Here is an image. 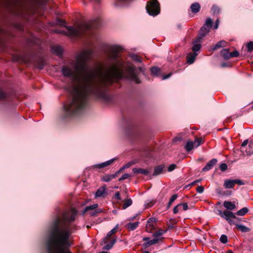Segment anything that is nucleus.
<instances>
[{"label": "nucleus", "mask_w": 253, "mask_h": 253, "mask_svg": "<svg viewBox=\"0 0 253 253\" xmlns=\"http://www.w3.org/2000/svg\"><path fill=\"white\" fill-rule=\"evenodd\" d=\"M116 242V239H112V241H111V242L109 244H106L103 248V249L104 250H110L113 247V246H114V245L115 244Z\"/></svg>", "instance_id": "c85d7f7f"}, {"label": "nucleus", "mask_w": 253, "mask_h": 253, "mask_svg": "<svg viewBox=\"0 0 253 253\" xmlns=\"http://www.w3.org/2000/svg\"><path fill=\"white\" fill-rule=\"evenodd\" d=\"M211 10L214 14L218 13L219 12V8L217 6H213L211 8Z\"/></svg>", "instance_id": "37998d69"}, {"label": "nucleus", "mask_w": 253, "mask_h": 253, "mask_svg": "<svg viewBox=\"0 0 253 253\" xmlns=\"http://www.w3.org/2000/svg\"><path fill=\"white\" fill-rule=\"evenodd\" d=\"M194 147H195L194 142L189 141L187 142L185 148L187 152H189L192 150Z\"/></svg>", "instance_id": "bb28decb"}, {"label": "nucleus", "mask_w": 253, "mask_h": 253, "mask_svg": "<svg viewBox=\"0 0 253 253\" xmlns=\"http://www.w3.org/2000/svg\"><path fill=\"white\" fill-rule=\"evenodd\" d=\"M235 182L234 179L225 180L223 184L224 187L227 189L233 188Z\"/></svg>", "instance_id": "f3484780"}, {"label": "nucleus", "mask_w": 253, "mask_h": 253, "mask_svg": "<svg viewBox=\"0 0 253 253\" xmlns=\"http://www.w3.org/2000/svg\"><path fill=\"white\" fill-rule=\"evenodd\" d=\"M130 175L127 173L123 174L119 179V181H122L129 177Z\"/></svg>", "instance_id": "a18cd8bd"}, {"label": "nucleus", "mask_w": 253, "mask_h": 253, "mask_svg": "<svg viewBox=\"0 0 253 253\" xmlns=\"http://www.w3.org/2000/svg\"><path fill=\"white\" fill-rule=\"evenodd\" d=\"M177 198V195L176 194H174L171 197L168 205V208L170 207L171 204Z\"/></svg>", "instance_id": "f704fd0d"}, {"label": "nucleus", "mask_w": 253, "mask_h": 253, "mask_svg": "<svg viewBox=\"0 0 253 253\" xmlns=\"http://www.w3.org/2000/svg\"><path fill=\"white\" fill-rule=\"evenodd\" d=\"M139 222L136 221L133 223H129L126 225V227L128 230L133 231L138 226Z\"/></svg>", "instance_id": "4be33fe9"}, {"label": "nucleus", "mask_w": 253, "mask_h": 253, "mask_svg": "<svg viewBox=\"0 0 253 253\" xmlns=\"http://www.w3.org/2000/svg\"><path fill=\"white\" fill-rule=\"evenodd\" d=\"M170 75H171V74H169L168 75H166L163 77V80L167 79L169 78L170 76Z\"/></svg>", "instance_id": "4d7b16f0"}, {"label": "nucleus", "mask_w": 253, "mask_h": 253, "mask_svg": "<svg viewBox=\"0 0 253 253\" xmlns=\"http://www.w3.org/2000/svg\"><path fill=\"white\" fill-rule=\"evenodd\" d=\"M227 45V42L224 41H220L215 44L212 48V50H214L222 47H225Z\"/></svg>", "instance_id": "5701e85b"}, {"label": "nucleus", "mask_w": 253, "mask_h": 253, "mask_svg": "<svg viewBox=\"0 0 253 253\" xmlns=\"http://www.w3.org/2000/svg\"><path fill=\"white\" fill-rule=\"evenodd\" d=\"M220 241L223 244L226 243L228 242L227 236L225 235H222L220 238Z\"/></svg>", "instance_id": "e433bc0d"}, {"label": "nucleus", "mask_w": 253, "mask_h": 253, "mask_svg": "<svg viewBox=\"0 0 253 253\" xmlns=\"http://www.w3.org/2000/svg\"><path fill=\"white\" fill-rule=\"evenodd\" d=\"M181 140V139L180 138H178V137H175L173 139V141L174 142H176L178 141H180Z\"/></svg>", "instance_id": "bf43d9fd"}, {"label": "nucleus", "mask_w": 253, "mask_h": 253, "mask_svg": "<svg viewBox=\"0 0 253 253\" xmlns=\"http://www.w3.org/2000/svg\"><path fill=\"white\" fill-rule=\"evenodd\" d=\"M132 171L134 173H141L145 175H148L150 172L149 170L141 168H133Z\"/></svg>", "instance_id": "2eb2a0df"}, {"label": "nucleus", "mask_w": 253, "mask_h": 253, "mask_svg": "<svg viewBox=\"0 0 253 253\" xmlns=\"http://www.w3.org/2000/svg\"><path fill=\"white\" fill-rule=\"evenodd\" d=\"M97 204H93L92 205L87 206L85 207V208L84 210L83 213H84L89 211H91L90 212V214L91 215H96V212L94 210H95L97 208Z\"/></svg>", "instance_id": "9d476101"}, {"label": "nucleus", "mask_w": 253, "mask_h": 253, "mask_svg": "<svg viewBox=\"0 0 253 253\" xmlns=\"http://www.w3.org/2000/svg\"><path fill=\"white\" fill-rule=\"evenodd\" d=\"M116 160V159H112L104 163H101L98 165H97V167L99 169H102L104 167H106L114 162Z\"/></svg>", "instance_id": "aec40b11"}, {"label": "nucleus", "mask_w": 253, "mask_h": 253, "mask_svg": "<svg viewBox=\"0 0 253 253\" xmlns=\"http://www.w3.org/2000/svg\"><path fill=\"white\" fill-rule=\"evenodd\" d=\"M197 192L199 193H202L204 192V188L202 186H199L196 189Z\"/></svg>", "instance_id": "de8ad7c7"}, {"label": "nucleus", "mask_w": 253, "mask_h": 253, "mask_svg": "<svg viewBox=\"0 0 253 253\" xmlns=\"http://www.w3.org/2000/svg\"><path fill=\"white\" fill-rule=\"evenodd\" d=\"M133 164H134V163L132 162H129L127 163L126 164L124 165L122 169H121L119 171H120V172L123 169H127L129 168L131 166H132Z\"/></svg>", "instance_id": "4c0bfd02"}, {"label": "nucleus", "mask_w": 253, "mask_h": 253, "mask_svg": "<svg viewBox=\"0 0 253 253\" xmlns=\"http://www.w3.org/2000/svg\"><path fill=\"white\" fill-rule=\"evenodd\" d=\"M232 219H233V218H231V219H230L229 220H227V221H228V223H229L230 224H231V225L235 224V223H234V221L232 220Z\"/></svg>", "instance_id": "13d9d810"}, {"label": "nucleus", "mask_w": 253, "mask_h": 253, "mask_svg": "<svg viewBox=\"0 0 253 253\" xmlns=\"http://www.w3.org/2000/svg\"><path fill=\"white\" fill-rule=\"evenodd\" d=\"M182 204V207L184 211H186L188 210V206L187 203H183V204Z\"/></svg>", "instance_id": "3c124183"}, {"label": "nucleus", "mask_w": 253, "mask_h": 253, "mask_svg": "<svg viewBox=\"0 0 253 253\" xmlns=\"http://www.w3.org/2000/svg\"><path fill=\"white\" fill-rule=\"evenodd\" d=\"M201 141H202V139L201 138H197L194 141V144L195 145V147H197L198 146H199L201 143Z\"/></svg>", "instance_id": "c03bdc74"}, {"label": "nucleus", "mask_w": 253, "mask_h": 253, "mask_svg": "<svg viewBox=\"0 0 253 253\" xmlns=\"http://www.w3.org/2000/svg\"><path fill=\"white\" fill-rule=\"evenodd\" d=\"M212 20L211 18H208L207 19L204 26H205L206 27L211 28L212 25Z\"/></svg>", "instance_id": "72a5a7b5"}, {"label": "nucleus", "mask_w": 253, "mask_h": 253, "mask_svg": "<svg viewBox=\"0 0 253 253\" xmlns=\"http://www.w3.org/2000/svg\"><path fill=\"white\" fill-rule=\"evenodd\" d=\"M221 54L225 59L231 58V54L228 49H223L221 51Z\"/></svg>", "instance_id": "b1692460"}, {"label": "nucleus", "mask_w": 253, "mask_h": 253, "mask_svg": "<svg viewBox=\"0 0 253 253\" xmlns=\"http://www.w3.org/2000/svg\"><path fill=\"white\" fill-rule=\"evenodd\" d=\"M143 253H150L148 251H145Z\"/></svg>", "instance_id": "774afa93"}, {"label": "nucleus", "mask_w": 253, "mask_h": 253, "mask_svg": "<svg viewBox=\"0 0 253 253\" xmlns=\"http://www.w3.org/2000/svg\"><path fill=\"white\" fill-rule=\"evenodd\" d=\"M115 198L119 200H120L121 199V197H120V194L119 192H117L115 193Z\"/></svg>", "instance_id": "603ef678"}, {"label": "nucleus", "mask_w": 253, "mask_h": 253, "mask_svg": "<svg viewBox=\"0 0 253 253\" xmlns=\"http://www.w3.org/2000/svg\"><path fill=\"white\" fill-rule=\"evenodd\" d=\"M149 238L148 237H144L143 238V241H148Z\"/></svg>", "instance_id": "e2e57ef3"}, {"label": "nucleus", "mask_w": 253, "mask_h": 253, "mask_svg": "<svg viewBox=\"0 0 253 253\" xmlns=\"http://www.w3.org/2000/svg\"><path fill=\"white\" fill-rule=\"evenodd\" d=\"M147 12L152 16H156L160 13V5L157 0H151L147 4Z\"/></svg>", "instance_id": "20e7f679"}, {"label": "nucleus", "mask_w": 253, "mask_h": 253, "mask_svg": "<svg viewBox=\"0 0 253 253\" xmlns=\"http://www.w3.org/2000/svg\"><path fill=\"white\" fill-rule=\"evenodd\" d=\"M210 28L204 26L201 28L199 36L198 37L197 42H200L207 34L210 32Z\"/></svg>", "instance_id": "0eeeda50"}, {"label": "nucleus", "mask_w": 253, "mask_h": 253, "mask_svg": "<svg viewBox=\"0 0 253 253\" xmlns=\"http://www.w3.org/2000/svg\"><path fill=\"white\" fill-rule=\"evenodd\" d=\"M201 47V45L200 44H195L192 47V50L194 51H199Z\"/></svg>", "instance_id": "ea45409f"}, {"label": "nucleus", "mask_w": 253, "mask_h": 253, "mask_svg": "<svg viewBox=\"0 0 253 253\" xmlns=\"http://www.w3.org/2000/svg\"><path fill=\"white\" fill-rule=\"evenodd\" d=\"M201 181H202L201 179H197V180H195L194 181H193V182H192L191 185H195L197 183L200 182Z\"/></svg>", "instance_id": "6e6d98bb"}, {"label": "nucleus", "mask_w": 253, "mask_h": 253, "mask_svg": "<svg viewBox=\"0 0 253 253\" xmlns=\"http://www.w3.org/2000/svg\"><path fill=\"white\" fill-rule=\"evenodd\" d=\"M197 55V53L196 52L189 53L186 57L187 62L190 64H192L194 62Z\"/></svg>", "instance_id": "4468645a"}, {"label": "nucleus", "mask_w": 253, "mask_h": 253, "mask_svg": "<svg viewBox=\"0 0 253 253\" xmlns=\"http://www.w3.org/2000/svg\"><path fill=\"white\" fill-rule=\"evenodd\" d=\"M160 240L158 238H155L153 240H150L148 242H145L143 244L142 246L144 248H147L152 245L156 244L158 243Z\"/></svg>", "instance_id": "a211bd4d"}, {"label": "nucleus", "mask_w": 253, "mask_h": 253, "mask_svg": "<svg viewBox=\"0 0 253 253\" xmlns=\"http://www.w3.org/2000/svg\"><path fill=\"white\" fill-rule=\"evenodd\" d=\"M165 233V231L163 230H159V231H156L153 234V236L156 238H158V237L163 235Z\"/></svg>", "instance_id": "473e14b6"}, {"label": "nucleus", "mask_w": 253, "mask_h": 253, "mask_svg": "<svg viewBox=\"0 0 253 253\" xmlns=\"http://www.w3.org/2000/svg\"><path fill=\"white\" fill-rule=\"evenodd\" d=\"M8 100V95L1 88H0V101H7Z\"/></svg>", "instance_id": "412c9836"}, {"label": "nucleus", "mask_w": 253, "mask_h": 253, "mask_svg": "<svg viewBox=\"0 0 253 253\" xmlns=\"http://www.w3.org/2000/svg\"><path fill=\"white\" fill-rule=\"evenodd\" d=\"M219 168L221 171H224L227 169V165L225 163H222L219 166Z\"/></svg>", "instance_id": "a19ab883"}, {"label": "nucleus", "mask_w": 253, "mask_h": 253, "mask_svg": "<svg viewBox=\"0 0 253 253\" xmlns=\"http://www.w3.org/2000/svg\"><path fill=\"white\" fill-rule=\"evenodd\" d=\"M248 51L251 52L253 50V42H250L247 45Z\"/></svg>", "instance_id": "58836bf2"}, {"label": "nucleus", "mask_w": 253, "mask_h": 253, "mask_svg": "<svg viewBox=\"0 0 253 253\" xmlns=\"http://www.w3.org/2000/svg\"><path fill=\"white\" fill-rule=\"evenodd\" d=\"M43 66H44V64H42V65H41L39 66V68L40 69H42L43 68Z\"/></svg>", "instance_id": "0e129e2a"}, {"label": "nucleus", "mask_w": 253, "mask_h": 253, "mask_svg": "<svg viewBox=\"0 0 253 253\" xmlns=\"http://www.w3.org/2000/svg\"><path fill=\"white\" fill-rule=\"evenodd\" d=\"M100 20L99 18L92 20L89 23H84L77 25L76 27L73 26H65L66 31L56 30L57 33L64 34L70 37H78L83 34L85 31L99 27Z\"/></svg>", "instance_id": "7ed1b4c3"}, {"label": "nucleus", "mask_w": 253, "mask_h": 253, "mask_svg": "<svg viewBox=\"0 0 253 253\" xmlns=\"http://www.w3.org/2000/svg\"><path fill=\"white\" fill-rule=\"evenodd\" d=\"M219 214L222 217L225 219L227 221L231 218H237L232 212L228 210H226L223 212L220 211Z\"/></svg>", "instance_id": "39448f33"}, {"label": "nucleus", "mask_w": 253, "mask_h": 253, "mask_svg": "<svg viewBox=\"0 0 253 253\" xmlns=\"http://www.w3.org/2000/svg\"><path fill=\"white\" fill-rule=\"evenodd\" d=\"M248 140H247V139L245 140L242 143L241 146L242 147H245V146H246L248 144Z\"/></svg>", "instance_id": "5fc2aeb1"}, {"label": "nucleus", "mask_w": 253, "mask_h": 253, "mask_svg": "<svg viewBox=\"0 0 253 253\" xmlns=\"http://www.w3.org/2000/svg\"><path fill=\"white\" fill-rule=\"evenodd\" d=\"M51 51L52 53L57 55H60L62 54L63 52V49L62 47L59 45H53L51 47Z\"/></svg>", "instance_id": "f8f14e48"}, {"label": "nucleus", "mask_w": 253, "mask_h": 253, "mask_svg": "<svg viewBox=\"0 0 253 253\" xmlns=\"http://www.w3.org/2000/svg\"><path fill=\"white\" fill-rule=\"evenodd\" d=\"M156 222V220L154 218H151L148 220L146 226L147 232H151L153 230L155 229Z\"/></svg>", "instance_id": "423d86ee"}, {"label": "nucleus", "mask_w": 253, "mask_h": 253, "mask_svg": "<svg viewBox=\"0 0 253 253\" xmlns=\"http://www.w3.org/2000/svg\"><path fill=\"white\" fill-rule=\"evenodd\" d=\"M176 168V165L175 164H171L169 166L168 169V170L169 171H171L174 170Z\"/></svg>", "instance_id": "09e8293b"}, {"label": "nucleus", "mask_w": 253, "mask_h": 253, "mask_svg": "<svg viewBox=\"0 0 253 253\" xmlns=\"http://www.w3.org/2000/svg\"><path fill=\"white\" fill-rule=\"evenodd\" d=\"M248 209L246 207L243 208L237 212V214L240 216H243L248 212Z\"/></svg>", "instance_id": "c756f323"}, {"label": "nucleus", "mask_w": 253, "mask_h": 253, "mask_svg": "<svg viewBox=\"0 0 253 253\" xmlns=\"http://www.w3.org/2000/svg\"><path fill=\"white\" fill-rule=\"evenodd\" d=\"M226 66H227V65H226V63H222V64H221V66H222V67H226Z\"/></svg>", "instance_id": "69168bd1"}, {"label": "nucleus", "mask_w": 253, "mask_h": 253, "mask_svg": "<svg viewBox=\"0 0 253 253\" xmlns=\"http://www.w3.org/2000/svg\"><path fill=\"white\" fill-rule=\"evenodd\" d=\"M223 206L227 210L232 211L236 209V205L230 201H224Z\"/></svg>", "instance_id": "dca6fc26"}, {"label": "nucleus", "mask_w": 253, "mask_h": 253, "mask_svg": "<svg viewBox=\"0 0 253 253\" xmlns=\"http://www.w3.org/2000/svg\"><path fill=\"white\" fill-rule=\"evenodd\" d=\"M217 162V161L216 159H212L210 161H209L205 167H204L202 170L204 171H208L211 169L214 166H215Z\"/></svg>", "instance_id": "6e6552de"}, {"label": "nucleus", "mask_w": 253, "mask_h": 253, "mask_svg": "<svg viewBox=\"0 0 253 253\" xmlns=\"http://www.w3.org/2000/svg\"><path fill=\"white\" fill-rule=\"evenodd\" d=\"M190 8H191V11L193 13H197L198 12H199V11L201 9V6L199 3L195 2L191 4V5L190 6Z\"/></svg>", "instance_id": "6ab92c4d"}, {"label": "nucleus", "mask_w": 253, "mask_h": 253, "mask_svg": "<svg viewBox=\"0 0 253 253\" xmlns=\"http://www.w3.org/2000/svg\"><path fill=\"white\" fill-rule=\"evenodd\" d=\"M132 204V201L131 199H126L124 201V204L122 206L123 210L126 209L127 207L130 206Z\"/></svg>", "instance_id": "a878e982"}, {"label": "nucleus", "mask_w": 253, "mask_h": 253, "mask_svg": "<svg viewBox=\"0 0 253 253\" xmlns=\"http://www.w3.org/2000/svg\"><path fill=\"white\" fill-rule=\"evenodd\" d=\"M218 24H219V20L218 19L216 20L215 24L214 25L213 28L215 29H216L218 27Z\"/></svg>", "instance_id": "864d4df0"}, {"label": "nucleus", "mask_w": 253, "mask_h": 253, "mask_svg": "<svg viewBox=\"0 0 253 253\" xmlns=\"http://www.w3.org/2000/svg\"><path fill=\"white\" fill-rule=\"evenodd\" d=\"M150 71L152 74L156 76L158 75L160 71V70L158 67H153L151 68Z\"/></svg>", "instance_id": "7c9ffc66"}, {"label": "nucleus", "mask_w": 253, "mask_h": 253, "mask_svg": "<svg viewBox=\"0 0 253 253\" xmlns=\"http://www.w3.org/2000/svg\"><path fill=\"white\" fill-rule=\"evenodd\" d=\"M65 22L62 20H58L57 21V24L60 26H65Z\"/></svg>", "instance_id": "8fccbe9b"}, {"label": "nucleus", "mask_w": 253, "mask_h": 253, "mask_svg": "<svg viewBox=\"0 0 253 253\" xmlns=\"http://www.w3.org/2000/svg\"><path fill=\"white\" fill-rule=\"evenodd\" d=\"M77 211L74 208L64 212L62 218H57L52 223L46 240L47 253H72L69 238L76 230L70 222L74 221Z\"/></svg>", "instance_id": "f03ea898"}, {"label": "nucleus", "mask_w": 253, "mask_h": 253, "mask_svg": "<svg viewBox=\"0 0 253 253\" xmlns=\"http://www.w3.org/2000/svg\"><path fill=\"white\" fill-rule=\"evenodd\" d=\"M154 203L151 202L150 204H148L147 205V208H149L151 207L152 205H153Z\"/></svg>", "instance_id": "680f3d73"}, {"label": "nucleus", "mask_w": 253, "mask_h": 253, "mask_svg": "<svg viewBox=\"0 0 253 253\" xmlns=\"http://www.w3.org/2000/svg\"><path fill=\"white\" fill-rule=\"evenodd\" d=\"M236 226L238 229H239V230L243 232H248L251 230L249 227L244 225L236 224Z\"/></svg>", "instance_id": "393cba45"}, {"label": "nucleus", "mask_w": 253, "mask_h": 253, "mask_svg": "<svg viewBox=\"0 0 253 253\" xmlns=\"http://www.w3.org/2000/svg\"><path fill=\"white\" fill-rule=\"evenodd\" d=\"M165 169V166L161 165L155 167L154 169L153 176H157L161 174Z\"/></svg>", "instance_id": "ddd939ff"}, {"label": "nucleus", "mask_w": 253, "mask_h": 253, "mask_svg": "<svg viewBox=\"0 0 253 253\" xmlns=\"http://www.w3.org/2000/svg\"><path fill=\"white\" fill-rule=\"evenodd\" d=\"M131 58L135 61L141 63L142 62L141 58L136 54H132L130 55Z\"/></svg>", "instance_id": "2f4dec72"}, {"label": "nucleus", "mask_w": 253, "mask_h": 253, "mask_svg": "<svg viewBox=\"0 0 253 253\" xmlns=\"http://www.w3.org/2000/svg\"><path fill=\"white\" fill-rule=\"evenodd\" d=\"M138 69L141 72H144V68L142 67H139Z\"/></svg>", "instance_id": "052dcab7"}, {"label": "nucleus", "mask_w": 253, "mask_h": 253, "mask_svg": "<svg viewBox=\"0 0 253 253\" xmlns=\"http://www.w3.org/2000/svg\"><path fill=\"white\" fill-rule=\"evenodd\" d=\"M173 227V226L172 225H169V229H171Z\"/></svg>", "instance_id": "338daca9"}, {"label": "nucleus", "mask_w": 253, "mask_h": 253, "mask_svg": "<svg viewBox=\"0 0 253 253\" xmlns=\"http://www.w3.org/2000/svg\"><path fill=\"white\" fill-rule=\"evenodd\" d=\"M117 228H118V227L116 226V227H114L113 229H112L110 231H109L107 233L106 236L103 238V239L101 243V245H102L103 244H106L108 242L111 235H113V234L117 232Z\"/></svg>", "instance_id": "1a4fd4ad"}, {"label": "nucleus", "mask_w": 253, "mask_h": 253, "mask_svg": "<svg viewBox=\"0 0 253 253\" xmlns=\"http://www.w3.org/2000/svg\"><path fill=\"white\" fill-rule=\"evenodd\" d=\"M230 56L231 58L232 57H237L239 56V52L237 50H235L232 52H230Z\"/></svg>", "instance_id": "79ce46f5"}, {"label": "nucleus", "mask_w": 253, "mask_h": 253, "mask_svg": "<svg viewBox=\"0 0 253 253\" xmlns=\"http://www.w3.org/2000/svg\"><path fill=\"white\" fill-rule=\"evenodd\" d=\"M182 208V204H178L176 206L174 207L173 210V212L174 213H177Z\"/></svg>", "instance_id": "c9c22d12"}, {"label": "nucleus", "mask_w": 253, "mask_h": 253, "mask_svg": "<svg viewBox=\"0 0 253 253\" xmlns=\"http://www.w3.org/2000/svg\"><path fill=\"white\" fill-rule=\"evenodd\" d=\"M106 188L105 187H101L99 188L96 191L95 193L96 197H99L102 196L105 193Z\"/></svg>", "instance_id": "cd10ccee"}, {"label": "nucleus", "mask_w": 253, "mask_h": 253, "mask_svg": "<svg viewBox=\"0 0 253 253\" xmlns=\"http://www.w3.org/2000/svg\"><path fill=\"white\" fill-rule=\"evenodd\" d=\"M120 171H118L116 173L112 174H106L102 177V180L105 182H109L111 179L117 177Z\"/></svg>", "instance_id": "9b49d317"}, {"label": "nucleus", "mask_w": 253, "mask_h": 253, "mask_svg": "<svg viewBox=\"0 0 253 253\" xmlns=\"http://www.w3.org/2000/svg\"><path fill=\"white\" fill-rule=\"evenodd\" d=\"M122 48L111 46L107 52V61L103 65L98 64L94 69H89L87 63L91 60L92 51L84 50L75 56L70 66H63L61 72L63 76L80 81V87H75L73 98L64 105L65 115L70 117L79 115L86 105L88 95L99 99L107 98L106 90L124 74L127 79L136 84L140 83L134 65L125 64L119 58Z\"/></svg>", "instance_id": "f257e3e1"}, {"label": "nucleus", "mask_w": 253, "mask_h": 253, "mask_svg": "<svg viewBox=\"0 0 253 253\" xmlns=\"http://www.w3.org/2000/svg\"><path fill=\"white\" fill-rule=\"evenodd\" d=\"M234 180L235 185L236 184H238L240 185H243L245 184L244 182L242 180H240V179H234Z\"/></svg>", "instance_id": "49530a36"}]
</instances>
